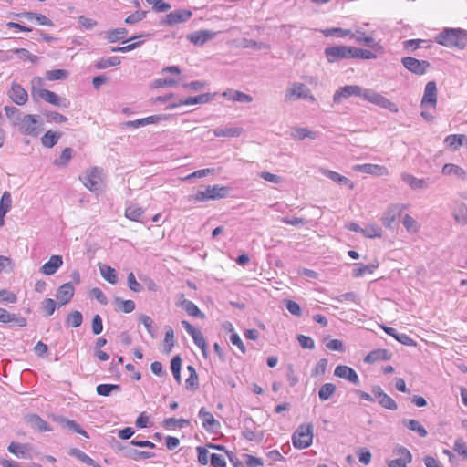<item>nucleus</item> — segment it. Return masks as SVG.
Wrapping results in <instances>:
<instances>
[{"mask_svg": "<svg viewBox=\"0 0 467 467\" xmlns=\"http://www.w3.org/2000/svg\"><path fill=\"white\" fill-rule=\"evenodd\" d=\"M435 41L447 47L464 49L467 47V31L462 28H444L435 36Z\"/></svg>", "mask_w": 467, "mask_h": 467, "instance_id": "f257e3e1", "label": "nucleus"}, {"mask_svg": "<svg viewBox=\"0 0 467 467\" xmlns=\"http://www.w3.org/2000/svg\"><path fill=\"white\" fill-rule=\"evenodd\" d=\"M314 428L311 423H303L299 425L292 435V443L295 448L303 450L312 444Z\"/></svg>", "mask_w": 467, "mask_h": 467, "instance_id": "f03ea898", "label": "nucleus"}, {"mask_svg": "<svg viewBox=\"0 0 467 467\" xmlns=\"http://www.w3.org/2000/svg\"><path fill=\"white\" fill-rule=\"evenodd\" d=\"M43 85V79L40 77H35L31 81V91L32 94L35 95L36 93L38 95L39 98L44 99L45 101L55 105V106H63L67 107L69 102L63 101L58 95H57L55 92L47 90V89H41L38 88Z\"/></svg>", "mask_w": 467, "mask_h": 467, "instance_id": "7ed1b4c3", "label": "nucleus"}, {"mask_svg": "<svg viewBox=\"0 0 467 467\" xmlns=\"http://www.w3.org/2000/svg\"><path fill=\"white\" fill-rule=\"evenodd\" d=\"M362 98L365 100L379 106L382 109H389L391 112L396 113L399 110V108L394 102L372 89H364Z\"/></svg>", "mask_w": 467, "mask_h": 467, "instance_id": "20e7f679", "label": "nucleus"}, {"mask_svg": "<svg viewBox=\"0 0 467 467\" xmlns=\"http://www.w3.org/2000/svg\"><path fill=\"white\" fill-rule=\"evenodd\" d=\"M324 53L329 63L353 58L352 47L348 46L327 47L325 48Z\"/></svg>", "mask_w": 467, "mask_h": 467, "instance_id": "39448f33", "label": "nucleus"}, {"mask_svg": "<svg viewBox=\"0 0 467 467\" xmlns=\"http://www.w3.org/2000/svg\"><path fill=\"white\" fill-rule=\"evenodd\" d=\"M298 99H309L311 101H315V97L311 94V90L305 84L294 82L286 89L285 99L291 101Z\"/></svg>", "mask_w": 467, "mask_h": 467, "instance_id": "423d86ee", "label": "nucleus"}, {"mask_svg": "<svg viewBox=\"0 0 467 467\" xmlns=\"http://www.w3.org/2000/svg\"><path fill=\"white\" fill-rule=\"evenodd\" d=\"M79 179L91 192L99 191L102 182L101 171L96 167L86 171Z\"/></svg>", "mask_w": 467, "mask_h": 467, "instance_id": "0eeeda50", "label": "nucleus"}, {"mask_svg": "<svg viewBox=\"0 0 467 467\" xmlns=\"http://www.w3.org/2000/svg\"><path fill=\"white\" fill-rule=\"evenodd\" d=\"M438 100V90L437 84L435 81H429L425 85L423 97L420 101V107L422 109L430 108L432 109H436Z\"/></svg>", "mask_w": 467, "mask_h": 467, "instance_id": "6e6552de", "label": "nucleus"}, {"mask_svg": "<svg viewBox=\"0 0 467 467\" xmlns=\"http://www.w3.org/2000/svg\"><path fill=\"white\" fill-rule=\"evenodd\" d=\"M403 67L413 74L421 76L431 67L427 60H419L412 57H405L401 59Z\"/></svg>", "mask_w": 467, "mask_h": 467, "instance_id": "1a4fd4ad", "label": "nucleus"}, {"mask_svg": "<svg viewBox=\"0 0 467 467\" xmlns=\"http://www.w3.org/2000/svg\"><path fill=\"white\" fill-rule=\"evenodd\" d=\"M364 89L358 85H347L338 88L334 96L333 100L335 103H340L343 99H348L350 96H363Z\"/></svg>", "mask_w": 467, "mask_h": 467, "instance_id": "9d476101", "label": "nucleus"}, {"mask_svg": "<svg viewBox=\"0 0 467 467\" xmlns=\"http://www.w3.org/2000/svg\"><path fill=\"white\" fill-rule=\"evenodd\" d=\"M371 392L375 395V397L378 399L379 403L383 408L390 410H396L398 409L396 401L388 394H386L380 386H373L371 389Z\"/></svg>", "mask_w": 467, "mask_h": 467, "instance_id": "9b49d317", "label": "nucleus"}, {"mask_svg": "<svg viewBox=\"0 0 467 467\" xmlns=\"http://www.w3.org/2000/svg\"><path fill=\"white\" fill-rule=\"evenodd\" d=\"M38 117L35 115H26L22 120V130L26 135L36 136L40 130Z\"/></svg>", "mask_w": 467, "mask_h": 467, "instance_id": "f8f14e48", "label": "nucleus"}, {"mask_svg": "<svg viewBox=\"0 0 467 467\" xmlns=\"http://www.w3.org/2000/svg\"><path fill=\"white\" fill-rule=\"evenodd\" d=\"M334 375L344 379L354 385H359V377L357 372L350 367L339 365L335 368Z\"/></svg>", "mask_w": 467, "mask_h": 467, "instance_id": "ddd939ff", "label": "nucleus"}, {"mask_svg": "<svg viewBox=\"0 0 467 467\" xmlns=\"http://www.w3.org/2000/svg\"><path fill=\"white\" fill-rule=\"evenodd\" d=\"M354 171L372 174L377 176H387L389 174V171L385 166L378 165V164H358L353 167Z\"/></svg>", "mask_w": 467, "mask_h": 467, "instance_id": "4468645a", "label": "nucleus"}, {"mask_svg": "<svg viewBox=\"0 0 467 467\" xmlns=\"http://www.w3.org/2000/svg\"><path fill=\"white\" fill-rule=\"evenodd\" d=\"M74 293L75 289L71 283H65L61 285L58 287L56 295L59 306H64L70 302L74 296Z\"/></svg>", "mask_w": 467, "mask_h": 467, "instance_id": "2eb2a0df", "label": "nucleus"}, {"mask_svg": "<svg viewBox=\"0 0 467 467\" xmlns=\"http://www.w3.org/2000/svg\"><path fill=\"white\" fill-rule=\"evenodd\" d=\"M0 322L5 324L13 323L21 327L27 325V321L24 317L9 313L6 309L2 307H0Z\"/></svg>", "mask_w": 467, "mask_h": 467, "instance_id": "dca6fc26", "label": "nucleus"}, {"mask_svg": "<svg viewBox=\"0 0 467 467\" xmlns=\"http://www.w3.org/2000/svg\"><path fill=\"white\" fill-rule=\"evenodd\" d=\"M62 264L63 259L61 255H52L49 260L41 266L40 271L43 275H51L60 268Z\"/></svg>", "mask_w": 467, "mask_h": 467, "instance_id": "f3484780", "label": "nucleus"}, {"mask_svg": "<svg viewBox=\"0 0 467 467\" xmlns=\"http://www.w3.org/2000/svg\"><path fill=\"white\" fill-rule=\"evenodd\" d=\"M10 99L17 105H24L28 99L26 90L19 84L14 83L9 91Z\"/></svg>", "mask_w": 467, "mask_h": 467, "instance_id": "a211bd4d", "label": "nucleus"}, {"mask_svg": "<svg viewBox=\"0 0 467 467\" xmlns=\"http://www.w3.org/2000/svg\"><path fill=\"white\" fill-rule=\"evenodd\" d=\"M391 358V353L388 349L378 348L370 351L364 358V362L372 364L379 360H389Z\"/></svg>", "mask_w": 467, "mask_h": 467, "instance_id": "6ab92c4d", "label": "nucleus"}, {"mask_svg": "<svg viewBox=\"0 0 467 467\" xmlns=\"http://www.w3.org/2000/svg\"><path fill=\"white\" fill-rule=\"evenodd\" d=\"M229 194V188L225 186L213 185L206 186V200H217L227 197Z\"/></svg>", "mask_w": 467, "mask_h": 467, "instance_id": "aec40b11", "label": "nucleus"}, {"mask_svg": "<svg viewBox=\"0 0 467 467\" xmlns=\"http://www.w3.org/2000/svg\"><path fill=\"white\" fill-rule=\"evenodd\" d=\"M15 17H25L28 20H36L39 25L46 26H53V22L45 15L34 12H23L14 15Z\"/></svg>", "mask_w": 467, "mask_h": 467, "instance_id": "412c9836", "label": "nucleus"}, {"mask_svg": "<svg viewBox=\"0 0 467 467\" xmlns=\"http://www.w3.org/2000/svg\"><path fill=\"white\" fill-rule=\"evenodd\" d=\"M444 143L451 150H458L464 143L467 144V136L464 134H451L445 138Z\"/></svg>", "mask_w": 467, "mask_h": 467, "instance_id": "4be33fe9", "label": "nucleus"}, {"mask_svg": "<svg viewBox=\"0 0 467 467\" xmlns=\"http://www.w3.org/2000/svg\"><path fill=\"white\" fill-rule=\"evenodd\" d=\"M321 172L323 175L327 176L340 185H347L351 190L354 188V183L348 178L339 174L337 171L322 169Z\"/></svg>", "mask_w": 467, "mask_h": 467, "instance_id": "5701e85b", "label": "nucleus"}, {"mask_svg": "<svg viewBox=\"0 0 467 467\" xmlns=\"http://www.w3.org/2000/svg\"><path fill=\"white\" fill-rule=\"evenodd\" d=\"M191 12L185 10H178L171 12L166 16L165 23L169 26H173L183 22L190 18Z\"/></svg>", "mask_w": 467, "mask_h": 467, "instance_id": "b1692460", "label": "nucleus"}, {"mask_svg": "<svg viewBox=\"0 0 467 467\" xmlns=\"http://www.w3.org/2000/svg\"><path fill=\"white\" fill-rule=\"evenodd\" d=\"M290 136L294 140H303L306 138L315 140L317 138V132L306 128L296 127L291 130Z\"/></svg>", "mask_w": 467, "mask_h": 467, "instance_id": "393cba45", "label": "nucleus"}, {"mask_svg": "<svg viewBox=\"0 0 467 467\" xmlns=\"http://www.w3.org/2000/svg\"><path fill=\"white\" fill-rule=\"evenodd\" d=\"M183 327L186 331L192 337L195 343L199 346L202 351L204 353V339L202 337V332L196 329L193 326H192L188 321L182 322Z\"/></svg>", "mask_w": 467, "mask_h": 467, "instance_id": "a878e982", "label": "nucleus"}, {"mask_svg": "<svg viewBox=\"0 0 467 467\" xmlns=\"http://www.w3.org/2000/svg\"><path fill=\"white\" fill-rule=\"evenodd\" d=\"M441 172L443 175H454L459 179L465 180L467 178L466 171L455 164L447 163L442 167Z\"/></svg>", "mask_w": 467, "mask_h": 467, "instance_id": "bb28decb", "label": "nucleus"}, {"mask_svg": "<svg viewBox=\"0 0 467 467\" xmlns=\"http://www.w3.org/2000/svg\"><path fill=\"white\" fill-rule=\"evenodd\" d=\"M223 96L231 101H239L244 103H250L253 101V98L250 95L239 90H228L223 92Z\"/></svg>", "mask_w": 467, "mask_h": 467, "instance_id": "cd10ccee", "label": "nucleus"}, {"mask_svg": "<svg viewBox=\"0 0 467 467\" xmlns=\"http://www.w3.org/2000/svg\"><path fill=\"white\" fill-rule=\"evenodd\" d=\"M402 424L412 431H416L420 437L425 438L428 435V431L417 420L404 419Z\"/></svg>", "mask_w": 467, "mask_h": 467, "instance_id": "c85d7f7f", "label": "nucleus"}, {"mask_svg": "<svg viewBox=\"0 0 467 467\" xmlns=\"http://www.w3.org/2000/svg\"><path fill=\"white\" fill-rule=\"evenodd\" d=\"M211 132H213L215 137H239L243 132V129L240 127L214 129L209 130L207 133L209 134Z\"/></svg>", "mask_w": 467, "mask_h": 467, "instance_id": "c756f323", "label": "nucleus"}, {"mask_svg": "<svg viewBox=\"0 0 467 467\" xmlns=\"http://www.w3.org/2000/svg\"><path fill=\"white\" fill-rule=\"evenodd\" d=\"M29 445L12 441L8 446V451L18 458H26L29 452Z\"/></svg>", "mask_w": 467, "mask_h": 467, "instance_id": "7c9ffc66", "label": "nucleus"}, {"mask_svg": "<svg viewBox=\"0 0 467 467\" xmlns=\"http://www.w3.org/2000/svg\"><path fill=\"white\" fill-rule=\"evenodd\" d=\"M400 214V211L397 206L389 207L382 217V223L387 228H391L392 223L396 221L397 217Z\"/></svg>", "mask_w": 467, "mask_h": 467, "instance_id": "2f4dec72", "label": "nucleus"}, {"mask_svg": "<svg viewBox=\"0 0 467 467\" xmlns=\"http://www.w3.org/2000/svg\"><path fill=\"white\" fill-rule=\"evenodd\" d=\"M351 37L355 38L358 43H365L368 47L380 54L384 52L383 47L379 43L376 42L371 36H364V34L361 36H355L352 34Z\"/></svg>", "mask_w": 467, "mask_h": 467, "instance_id": "473e14b6", "label": "nucleus"}, {"mask_svg": "<svg viewBox=\"0 0 467 467\" xmlns=\"http://www.w3.org/2000/svg\"><path fill=\"white\" fill-rule=\"evenodd\" d=\"M402 180L413 190L425 189L428 187V182L425 179H418L410 174H402Z\"/></svg>", "mask_w": 467, "mask_h": 467, "instance_id": "72a5a7b5", "label": "nucleus"}, {"mask_svg": "<svg viewBox=\"0 0 467 467\" xmlns=\"http://www.w3.org/2000/svg\"><path fill=\"white\" fill-rule=\"evenodd\" d=\"M143 214L144 210L136 204L128 206L124 213L127 219L134 222H140Z\"/></svg>", "mask_w": 467, "mask_h": 467, "instance_id": "f704fd0d", "label": "nucleus"}, {"mask_svg": "<svg viewBox=\"0 0 467 467\" xmlns=\"http://www.w3.org/2000/svg\"><path fill=\"white\" fill-rule=\"evenodd\" d=\"M453 217L458 223L467 224V205L463 202L458 203L453 211Z\"/></svg>", "mask_w": 467, "mask_h": 467, "instance_id": "c9c22d12", "label": "nucleus"}, {"mask_svg": "<svg viewBox=\"0 0 467 467\" xmlns=\"http://www.w3.org/2000/svg\"><path fill=\"white\" fill-rule=\"evenodd\" d=\"M100 274L102 277L109 283L115 285L118 282V275L116 270L111 266L103 265L99 266Z\"/></svg>", "mask_w": 467, "mask_h": 467, "instance_id": "e433bc0d", "label": "nucleus"}, {"mask_svg": "<svg viewBox=\"0 0 467 467\" xmlns=\"http://www.w3.org/2000/svg\"><path fill=\"white\" fill-rule=\"evenodd\" d=\"M28 422L32 425V427L37 429L40 431H51L48 423L36 414L30 415L28 417Z\"/></svg>", "mask_w": 467, "mask_h": 467, "instance_id": "4c0bfd02", "label": "nucleus"}, {"mask_svg": "<svg viewBox=\"0 0 467 467\" xmlns=\"http://www.w3.org/2000/svg\"><path fill=\"white\" fill-rule=\"evenodd\" d=\"M60 136H61V134L58 132L47 130L41 138V142L44 147L52 148L53 146H55L57 144Z\"/></svg>", "mask_w": 467, "mask_h": 467, "instance_id": "58836bf2", "label": "nucleus"}, {"mask_svg": "<svg viewBox=\"0 0 467 467\" xmlns=\"http://www.w3.org/2000/svg\"><path fill=\"white\" fill-rule=\"evenodd\" d=\"M336 386L333 383L323 384L318 390V397L320 400L325 401L329 400L336 392Z\"/></svg>", "mask_w": 467, "mask_h": 467, "instance_id": "ea45409f", "label": "nucleus"}, {"mask_svg": "<svg viewBox=\"0 0 467 467\" xmlns=\"http://www.w3.org/2000/svg\"><path fill=\"white\" fill-rule=\"evenodd\" d=\"M358 267L353 270V276L354 277H360L364 275L366 273L372 274L375 269H377L379 266V263L378 260H375L373 263L363 265H358Z\"/></svg>", "mask_w": 467, "mask_h": 467, "instance_id": "a19ab883", "label": "nucleus"}, {"mask_svg": "<svg viewBox=\"0 0 467 467\" xmlns=\"http://www.w3.org/2000/svg\"><path fill=\"white\" fill-rule=\"evenodd\" d=\"M128 35L126 28H116L106 32V37L109 43H114L125 38Z\"/></svg>", "mask_w": 467, "mask_h": 467, "instance_id": "79ce46f5", "label": "nucleus"}, {"mask_svg": "<svg viewBox=\"0 0 467 467\" xmlns=\"http://www.w3.org/2000/svg\"><path fill=\"white\" fill-rule=\"evenodd\" d=\"M220 429V422L214 419L212 413L206 411V431H210L213 434H217L219 433Z\"/></svg>", "mask_w": 467, "mask_h": 467, "instance_id": "37998d69", "label": "nucleus"}, {"mask_svg": "<svg viewBox=\"0 0 467 467\" xmlns=\"http://www.w3.org/2000/svg\"><path fill=\"white\" fill-rule=\"evenodd\" d=\"M189 421L184 419L168 418L163 420V427L168 430H173L176 428H183Z\"/></svg>", "mask_w": 467, "mask_h": 467, "instance_id": "c03bdc74", "label": "nucleus"}, {"mask_svg": "<svg viewBox=\"0 0 467 467\" xmlns=\"http://www.w3.org/2000/svg\"><path fill=\"white\" fill-rule=\"evenodd\" d=\"M120 64V59L118 57H110L108 58H102L96 63L98 69H104L110 67H115Z\"/></svg>", "mask_w": 467, "mask_h": 467, "instance_id": "a18cd8bd", "label": "nucleus"}, {"mask_svg": "<svg viewBox=\"0 0 467 467\" xmlns=\"http://www.w3.org/2000/svg\"><path fill=\"white\" fill-rule=\"evenodd\" d=\"M353 51V58H360V59H375L377 55L370 50L352 47Z\"/></svg>", "mask_w": 467, "mask_h": 467, "instance_id": "49530a36", "label": "nucleus"}, {"mask_svg": "<svg viewBox=\"0 0 467 467\" xmlns=\"http://www.w3.org/2000/svg\"><path fill=\"white\" fill-rule=\"evenodd\" d=\"M325 36H332L336 35L338 37H344L347 36H351L352 32L349 29H343L340 27H333L327 28L322 31Z\"/></svg>", "mask_w": 467, "mask_h": 467, "instance_id": "de8ad7c7", "label": "nucleus"}, {"mask_svg": "<svg viewBox=\"0 0 467 467\" xmlns=\"http://www.w3.org/2000/svg\"><path fill=\"white\" fill-rule=\"evenodd\" d=\"M174 332L172 328H169L165 333L163 339V348L166 353H170L174 346Z\"/></svg>", "mask_w": 467, "mask_h": 467, "instance_id": "09e8293b", "label": "nucleus"}, {"mask_svg": "<svg viewBox=\"0 0 467 467\" xmlns=\"http://www.w3.org/2000/svg\"><path fill=\"white\" fill-rule=\"evenodd\" d=\"M83 321L82 314L76 310L68 314L67 317V323L73 327H78L81 326Z\"/></svg>", "mask_w": 467, "mask_h": 467, "instance_id": "8fccbe9b", "label": "nucleus"}, {"mask_svg": "<svg viewBox=\"0 0 467 467\" xmlns=\"http://www.w3.org/2000/svg\"><path fill=\"white\" fill-rule=\"evenodd\" d=\"M362 234L367 238L381 237L382 229L379 225H369L363 228Z\"/></svg>", "mask_w": 467, "mask_h": 467, "instance_id": "3c124183", "label": "nucleus"}, {"mask_svg": "<svg viewBox=\"0 0 467 467\" xmlns=\"http://www.w3.org/2000/svg\"><path fill=\"white\" fill-rule=\"evenodd\" d=\"M181 367H182V359H181L180 356L173 357L171 361V372L178 383L181 382V376H180Z\"/></svg>", "mask_w": 467, "mask_h": 467, "instance_id": "603ef678", "label": "nucleus"}, {"mask_svg": "<svg viewBox=\"0 0 467 467\" xmlns=\"http://www.w3.org/2000/svg\"><path fill=\"white\" fill-rule=\"evenodd\" d=\"M242 46L246 48H254L257 50L270 48L269 45H267L264 42H257L255 40L246 39V38L243 39Z\"/></svg>", "mask_w": 467, "mask_h": 467, "instance_id": "864d4df0", "label": "nucleus"}, {"mask_svg": "<svg viewBox=\"0 0 467 467\" xmlns=\"http://www.w3.org/2000/svg\"><path fill=\"white\" fill-rule=\"evenodd\" d=\"M67 77V72L64 69H53L46 73V78L49 81L65 79Z\"/></svg>", "mask_w": 467, "mask_h": 467, "instance_id": "5fc2aeb1", "label": "nucleus"}, {"mask_svg": "<svg viewBox=\"0 0 467 467\" xmlns=\"http://www.w3.org/2000/svg\"><path fill=\"white\" fill-rule=\"evenodd\" d=\"M119 385L117 384H100L97 386V393L100 396H109L112 390H119Z\"/></svg>", "mask_w": 467, "mask_h": 467, "instance_id": "6e6d98bb", "label": "nucleus"}, {"mask_svg": "<svg viewBox=\"0 0 467 467\" xmlns=\"http://www.w3.org/2000/svg\"><path fill=\"white\" fill-rule=\"evenodd\" d=\"M453 450L456 453L462 456L463 460H467V445L462 438L456 439Z\"/></svg>", "mask_w": 467, "mask_h": 467, "instance_id": "4d7b16f0", "label": "nucleus"}, {"mask_svg": "<svg viewBox=\"0 0 467 467\" xmlns=\"http://www.w3.org/2000/svg\"><path fill=\"white\" fill-rule=\"evenodd\" d=\"M118 303L117 310L122 311L124 313H130L135 309V303L132 300H119L116 299Z\"/></svg>", "mask_w": 467, "mask_h": 467, "instance_id": "13d9d810", "label": "nucleus"}, {"mask_svg": "<svg viewBox=\"0 0 467 467\" xmlns=\"http://www.w3.org/2000/svg\"><path fill=\"white\" fill-rule=\"evenodd\" d=\"M72 157V149L71 148H65L58 160L55 161V164L58 166H66Z\"/></svg>", "mask_w": 467, "mask_h": 467, "instance_id": "bf43d9fd", "label": "nucleus"}, {"mask_svg": "<svg viewBox=\"0 0 467 467\" xmlns=\"http://www.w3.org/2000/svg\"><path fill=\"white\" fill-rule=\"evenodd\" d=\"M402 223L409 233H417L418 225L416 221L409 214H405Z\"/></svg>", "mask_w": 467, "mask_h": 467, "instance_id": "052dcab7", "label": "nucleus"}, {"mask_svg": "<svg viewBox=\"0 0 467 467\" xmlns=\"http://www.w3.org/2000/svg\"><path fill=\"white\" fill-rule=\"evenodd\" d=\"M71 454L76 456L78 459H79L81 462L88 464V465H92V466H95V467H99V465L96 464L94 460L91 459L88 455H87L86 453H84L83 451L78 450V449H75L71 451Z\"/></svg>", "mask_w": 467, "mask_h": 467, "instance_id": "680f3d73", "label": "nucleus"}, {"mask_svg": "<svg viewBox=\"0 0 467 467\" xmlns=\"http://www.w3.org/2000/svg\"><path fill=\"white\" fill-rule=\"evenodd\" d=\"M15 54H17L19 57L24 61H31L36 62L37 60V57L31 54L27 49L25 48H16L13 51Z\"/></svg>", "mask_w": 467, "mask_h": 467, "instance_id": "e2e57ef3", "label": "nucleus"}, {"mask_svg": "<svg viewBox=\"0 0 467 467\" xmlns=\"http://www.w3.org/2000/svg\"><path fill=\"white\" fill-rule=\"evenodd\" d=\"M14 269V263L11 258L0 255V273L10 272Z\"/></svg>", "mask_w": 467, "mask_h": 467, "instance_id": "0e129e2a", "label": "nucleus"}, {"mask_svg": "<svg viewBox=\"0 0 467 467\" xmlns=\"http://www.w3.org/2000/svg\"><path fill=\"white\" fill-rule=\"evenodd\" d=\"M42 309L47 316H51L56 310V302L52 298H47L42 303Z\"/></svg>", "mask_w": 467, "mask_h": 467, "instance_id": "69168bd1", "label": "nucleus"}, {"mask_svg": "<svg viewBox=\"0 0 467 467\" xmlns=\"http://www.w3.org/2000/svg\"><path fill=\"white\" fill-rule=\"evenodd\" d=\"M297 340L302 348L313 349L315 348V342L310 337L298 335Z\"/></svg>", "mask_w": 467, "mask_h": 467, "instance_id": "338daca9", "label": "nucleus"}, {"mask_svg": "<svg viewBox=\"0 0 467 467\" xmlns=\"http://www.w3.org/2000/svg\"><path fill=\"white\" fill-rule=\"evenodd\" d=\"M0 298L3 302L15 304L17 301L16 295L9 290H1L0 291Z\"/></svg>", "mask_w": 467, "mask_h": 467, "instance_id": "774afa93", "label": "nucleus"}]
</instances>
